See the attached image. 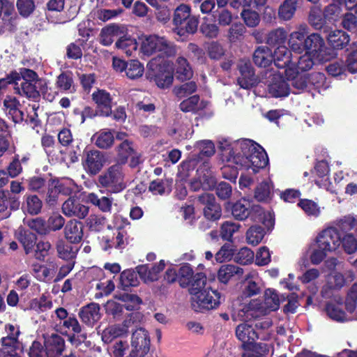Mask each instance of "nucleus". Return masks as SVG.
Returning a JSON list of instances; mask_svg holds the SVG:
<instances>
[{"mask_svg":"<svg viewBox=\"0 0 357 357\" xmlns=\"http://www.w3.org/2000/svg\"><path fill=\"white\" fill-rule=\"evenodd\" d=\"M126 31L123 26L116 24H110L104 27L100 34V41L103 45L108 46L111 45L114 37L121 36Z\"/></svg>","mask_w":357,"mask_h":357,"instance_id":"393cba45","label":"nucleus"},{"mask_svg":"<svg viewBox=\"0 0 357 357\" xmlns=\"http://www.w3.org/2000/svg\"><path fill=\"white\" fill-rule=\"evenodd\" d=\"M273 60L278 68L284 69V73L288 75L289 70L290 53L285 45H280L275 51Z\"/></svg>","mask_w":357,"mask_h":357,"instance_id":"c85d7f7f","label":"nucleus"},{"mask_svg":"<svg viewBox=\"0 0 357 357\" xmlns=\"http://www.w3.org/2000/svg\"><path fill=\"white\" fill-rule=\"evenodd\" d=\"M269 93L275 98L287 96L289 94V86L287 82L283 79L281 74H273L271 72L266 73Z\"/></svg>","mask_w":357,"mask_h":357,"instance_id":"ddd939ff","label":"nucleus"},{"mask_svg":"<svg viewBox=\"0 0 357 357\" xmlns=\"http://www.w3.org/2000/svg\"><path fill=\"white\" fill-rule=\"evenodd\" d=\"M61 194L58 187L56 180L50 181L48 184L46 201L50 205H54L57 202L59 195Z\"/></svg>","mask_w":357,"mask_h":357,"instance_id":"69168bd1","label":"nucleus"},{"mask_svg":"<svg viewBox=\"0 0 357 357\" xmlns=\"http://www.w3.org/2000/svg\"><path fill=\"white\" fill-rule=\"evenodd\" d=\"M254 252L248 248H242L234 253V261L241 264H248L253 261Z\"/></svg>","mask_w":357,"mask_h":357,"instance_id":"052dcab7","label":"nucleus"},{"mask_svg":"<svg viewBox=\"0 0 357 357\" xmlns=\"http://www.w3.org/2000/svg\"><path fill=\"white\" fill-rule=\"evenodd\" d=\"M240 225L232 222H225L221 226L220 235L224 240L231 241L233 235L239 229Z\"/></svg>","mask_w":357,"mask_h":357,"instance_id":"bf43d9fd","label":"nucleus"},{"mask_svg":"<svg viewBox=\"0 0 357 357\" xmlns=\"http://www.w3.org/2000/svg\"><path fill=\"white\" fill-rule=\"evenodd\" d=\"M273 195V184L271 181H265L259 183L255 192V198L259 202H267Z\"/></svg>","mask_w":357,"mask_h":357,"instance_id":"4c0bfd02","label":"nucleus"},{"mask_svg":"<svg viewBox=\"0 0 357 357\" xmlns=\"http://www.w3.org/2000/svg\"><path fill=\"white\" fill-rule=\"evenodd\" d=\"M33 271L36 278L41 281H48L52 279L55 271L54 266L47 267L45 266H35Z\"/></svg>","mask_w":357,"mask_h":357,"instance_id":"6e6d98bb","label":"nucleus"},{"mask_svg":"<svg viewBox=\"0 0 357 357\" xmlns=\"http://www.w3.org/2000/svg\"><path fill=\"white\" fill-rule=\"evenodd\" d=\"M86 199L87 202H89L96 206L105 213L110 212L113 203V199L108 197H102L98 198L95 193H89L86 195Z\"/></svg>","mask_w":357,"mask_h":357,"instance_id":"c9c22d12","label":"nucleus"},{"mask_svg":"<svg viewBox=\"0 0 357 357\" xmlns=\"http://www.w3.org/2000/svg\"><path fill=\"white\" fill-rule=\"evenodd\" d=\"M354 12L347 11L342 15L340 26L352 33L357 34V17Z\"/></svg>","mask_w":357,"mask_h":357,"instance_id":"ea45409f","label":"nucleus"},{"mask_svg":"<svg viewBox=\"0 0 357 357\" xmlns=\"http://www.w3.org/2000/svg\"><path fill=\"white\" fill-rule=\"evenodd\" d=\"M17 238L22 244L26 253H31L36 245V235L29 231L20 228L17 231Z\"/></svg>","mask_w":357,"mask_h":357,"instance_id":"e433bc0d","label":"nucleus"},{"mask_svg":"<svg viewBox=\"0 0 357 357\" xmlns=\"http://www.w3.org/2000/svg\"><path fill=\"white\" fill-rule=\"evenodd\" d=\"M255 63L259 66L266 68L273 61V55L271 50L266 46L257 47L253 54Z\"/></svg>","mask_w":357,"mask_h":357,"instance_id":"c756f323","label":"nucleus"},{"mask_svg":"<svg viewBox=\"0 0 357 357\" xmlns=\"http://www.w3.org/2000/svg\"><path fill=\"white\" fill-rule=\"evenodd\" d=\"M135 150L132 143L128 140L123 141L118 148V164L126 163L128 158L133 154Z\"/></svg>","mask_w":357,"mask_h":357,"instance_id":"49530a36","label":"nucleus"},{"mask_svg":"<svg viewBox=\"0 0 357 357\" xmlns=\"http://www.w3.org/2000/svg\"><path fill=\"white\" fill-rule=\"evenodd\" d=\"M128 328V321H124L121 324L109 326L102 331L101 333L102 340L105 343H109L116 337H120L127 335Z\"/></svg>","mask_w":357,"mask_h":357,"instance_id":"5701e85b","label":"nucleus"},{"mask_svg":"<svg viewBox=\"0 0 357 357\" xmlns=\"http://www.w3.org/2000/svg\"><path fill=\"white\" fill-rule=\"evenodd\" d=\"M165 261L160 260L158 264L153 265L151 268L147 266L138 267L137 273L144 282H154L159 278V274L165 268Z\"/></svg>","mask_w":357,"mask_h":357,"instance_id":"4be33fe9","label":"nucleus"},{"mask_svg":"<svg viewBox=\"0 0 357 357\" xmlns=\"http://www.w3.org/2000/svg\"><path fill=\"white\" fill-rule=\"evenodd\" d=\"M287 37V33L282 29L271 31L266 38V43L270 45H284Z\"/></svg>","mask_w":357,"mask_h":357,"instance_id":"603ef678","label":"nucleus"},{"mask_svg":"<svg viewBox=\"0 0 357 357\" xmlns=\"http://www.w3.org/2000/svg\"><path fill=\"white\" fill-rule=\"evenodd\" d=\"M98 180L102 186L109 188L112 192H119L126 186L125 174L120 164L109 167L103 174L100 176Z\"/></svg>","mask_w":357,"mask_h":357,"instance_id":"1a4fd4ad","label":"nucleus"},{"mask_svg":"<svg viewBox=\"0 0 357 357\" xmlns=\"http://www.w3.org/2000/svg\"><path fill=\"white\" fill-rule=\"evenodd\" d=\"M327 40L332 50H342L349 43L350 36L342 30H335L328 35Z\"/></svg>","mask_w":357,"mask_h":357,"instance_id":"bb28decb","label":"nucleus"},{"mask_svg":"<svg viewBox=\"0 0 357 357\" xmlns=\"http://www.w3.org/2000/svg\"><path fill=\"white\" fill-rule=\"evenodd\" d=\"M231 213L236 219L240 220L250 216L254 220L262 221L268 229H271L274 225V219L271 213L264 212L259 205L251 206L250 201L245 199H242L235 203Z\"/></svg>","mask_w":357,"mask_h":357,"instance_id":"20e7f679","label":"nucleus"},{"mask_svg":"<svg viewBox=\"0 0 357 357\" xmlns=\"http://www.w3.org/2000/svg\"><path fill=\"white\" fill-rule=\"evenodd\" d=\"M192 306L195 311L211 310L220 303V294L209 287H206V278L203 273H197L189 289Z\"/></svg>","mask_w":357,"mask_h":357,"instance_id":"f03ea898","label":"nucleus"},{"mask_svg":"<svg viewBox=\"0 0 357 357\" xmlns=\"http://www.w3.org/2000/svg\"><path fill=\"white\" fill-rule=\"evenodd\" d=\"M1 344V349L7 354V357H22V344L18 339L2 337Z\"/></svg>","mask_w":357,"mask_h":357,"instance_id":"a878e982","label":"nucleus"},{"mask_svg":"<svg viewBox=\"0 0 357 357\" xmlns=\"http://www.w3.org/2000/svg\"><path fill=\"white\" fill-rule=\"evenodd\" d=\"M172 178L156 179L150 183L149 188L153 195L169 194L172 190Z\"/></svg>","mask_w":357,"mask_h":357,"instance_id":"f704fd0d","label":"nucleus"},{"mask_svg":"<svg viewBox=\"0 0 357 357\" xmlns=\"http://www.w3.org/2000/svg\"><path fill=\"white\" fill-rule=\"evenodd\" d=\"M313 56L305 52L302 56H299L296 58V68L297 70L307 71L310 70L314 66Z\"/></svg>","mask_w":357,"mask_h":357,"instance_id":"680f3d73","label":"nucleus"},{"mask_svg":"<svg viewBox=\"0 0 357 357\" xmlns=\"http://www.w3.org/2000/svg\"><path fill=\"white\" fill-rule=\"evenodd\" d=\"M316 242L319 248L328 252H333L340 247L341 238L335 228L328 227L319 234Z\"/></svg>","mask_w":357,"mask_h":357,"instance_id":"9b49d317","label":"nucleus"},{"mask_svg":"<svg viewBox=\"0 0 357 357\" xmlns=\"http://www.w3.org/2000/svg\"><path fill=\"white\" fill-rule=\"evenodd\" d=\"M140 51L144 55L159 53L160 56H170L176 53L175 46L165 38L158 35L142 36L139 38Z\"/></svg>","mask_w":357,"mask_h":357,"instance_id":"39448f33","label":"nucleus"},{"mask_svg":"<svg viewBox=\"0 0 357 357\" xmlns=\"http://www.w3.org/2000/svg\"><path fill=\"white\" fill-rule=\"evenodd\" d=\"M92 99L97 105L100 115L108 116L112 113V98L108 92L99 89L93 93Z\"/></svg>","mask_w":357,"mask_h":357,"instance_id":"aec40b11","label":"nucleus"},{"mask_svg":"<svg viewBox=\"0 0 357 357\" xmlns=\"http://www.w3.org/2000/svg\"><path fill=\"white\" fill-rule=\"evenodd\" d=\"M347 310L352 313L357 308V284H354L350 288L345 301Z\"/></svg>","mask_w":357,"mask_h":357,"instance_id":"13d9d810","label":"nucleus"},{"mask_svg":"<svg viewBox=\"0 0 357 357\" xmlns=\"http://www.w3.org/2000/svg\"><path fill=\"white\" fill-rule=\"evenodd\" d=\"M146 77L153 81L161 89L169 87L174 79L173 68L165 62L159 63L156 59H153L147 65Z\"/></svg>","mask_w":357,"mask_h":357,"instance_id":"423d86ee","label":"nucleus"},{"mask_svg":"<svg viewBox=\"0 0 357 357\" xmlns=\"http://www.w3.org/2000/svg\"><path fill=\"white\" fill-rule=\"evenodd\" d=\"M20 88L15 86L16 92L20 95H24L29 98H35L38 96L37 85L36 82H21Z\"/></svg>","mask_w":357,"mask_h":357,"instance_id":"de8ad7c7","label":"nucleus"},{"mask_svg":"<svg viewBox=\"0 0 357 357\" xmlns=\"http://www.w3.org/2000/svg\"><path fill=\"white\" fill-rule=\"evenodd\" d=\"M298 206L310 215L318 216L320 213L319 207L312 200L306 199H301Z\"/></svg>","mask_w":357,"mask_h":357,"instance_id":"338daca9","label":"nucleus"},{"mask_svg":"<svg viewBox=\"0 0 357 357\" xmlns=\"http://www.w3.org/2000/svg\"><path fill=\"white\" fill-rule=\"evenodd\" d=\"M65 225L64 218L59 213H53L51 215L47 222L48 234L50 231L60 230Z\"/></svg>","mask_w":357,"mask_h":357,"instance_id":"0e129e2a","label":"nucleus"},{"mask_svg":"<svg viewBox=\"0 0 357 357\" xmlns=\"http://www.w3.org/2000/svg\"><path fill=\"white\" fill-rule=\"evenodd\" d=\"M105 162L103 154L97 150L86 151L82 160L85 171L92 175L98 174Z\"/></svg>","mask_w":357,"mask_h":357,"instance_id":"4468645a","label":"nucleus"},{"mask_svg":"<svg viewBox=\"0 0 357 357\" xmlns=\"http://www.w3.org/2000/svg\"><path fill=\"white\" fill-rule=\"evenodd\" d=\"M197 19L192 16L183 21L181 25H175L174 31L179 36H184L185 33H193L197 31Z\"/></svg>","mask_w":357,"mask_h":357,"instance_id":"58836bf2","label":"nucleus"},{"mask_svg":"<svg viewBox=\"0 0 357 357\" xmlns=\"http://www.w3.org/2000/svg\"><path fill=\"white\" fill-rule=\"evenodd\" d=\"M116 47L127 56H132L137 52V42L135 38L130 36H120V38L115 43Z\"/></svg>","mask_w":357,"mask_h":357,"instance_id":"473e14b6","label":"nucleus"},{"mask_svg":"<svg viewBox=\"0 0 357 357\" xmlns=\"http://www.w3.org/2000/svg\"><path fill=\"white\" fill-rule=\"evenodd\" d=\"M308 22L316 30H320L324 28L325 20L321 15V10L318 7H312L310 9Z\"/></svg>","mask_w":357,"mask_h":357,"instance_id":"8fccbe9b","label":"nucleus"},{"mask_svg":"<svg viewBox=\"0 0 357 357\" xmlns=\"http://www.w3.org/2000/svg\"><path fill=\"white\" fill-rule=\"evenodd\" d=\"M64 348V341L61 337L53 334L45 340V349L38 342H33L29 357H59Z\"/></svg>","mask_w":357,"mask_h":357,"instance_id":"6e6552de","label":"nucleus"},{"mask_svg":"<svg viewBox=\"0 0 357 357\" xmlns=\"http://www.w3.org/2000/svg\"><path fill=\"white\" fill-rule=\"evenodd\" d=\"M58 327L60 332L63 334H67L69 332L79 333L82 331V327L77 319L71 317L61 321Z\"/></svg>","mask_w":357,"mask_h":357,"instance_id":"a19ab883","label":"nucleus"},{"mask_svg":"<svg viewBox=\"0 0 357 357\" xmlns=\"http://www.w3.org/2000/svg\"><path fill=\"white\" fill-rule=\"evenodd\" d=\"M197 172L198 175L197 179L191 183V187L194 190H197L200 188L209 190L215 187L216 180L212 172L206 168V165L197 169Z\"/></svg>","mask_w":357,"mask_h":357,"instance_id":"6ab92c4d","label":"nucleus"},{"mask_svg":"<svg viewBox=\"0 0 357 357\" xmlns=\"http://www.w3.org/2000/svg\"><path fill=\"white\" fill-rule=\"evenodd\" d=\"M254 279V275L251 278L248 277L243 284V294L245 297H250L259 293L260 288Z\"/></svg>","mask_w":357,"mask_h":357,"instance_id":"e2e57ef3","label":"nucleus"},{"mask_svg":"<svg viewBox=\"0 0 357 357\" xmlns=\"http://www.w3.org/2000/svg\"><path fill=\"white\" fill-rule=\"evenodd\" d=\"M305 50L314 59L321 63L328 61L337 56V53L326 45L324 40L318 33H312L307 36Z\"/></svg>","mask_w":357,"mask_h":357,"instance_id":"0eeeda50","label":"nucleus"},{"mask_svg":"<svg viewBox=\"0 0 357 357\" xmlns=\"http://www.w3.org/2000/svg\"><path fill=\"white\" fill-rule=\"evenodd\" d=\"M56 183L62 195H70L79 191V186L70 178L56 180Z\"/></svg>","mask_w":357,"mask_h":357,"instance_id":"864d4df0","label":"nucleus"},{"mask_svg":"<svg viewBox=\"0 0 357 357\" xmlns=\"http://www.w3.org/2000/svg\"><path fill=\"white\" fill-rule=\"evenodd\" d=\"M176 74L179 79H190L192 75L191 68L185 58L179 57L176 61Z\"/></svg>","mask_w":357,"mask_h":357,"instance_id":"09e8293b","label":"nucleus"},{"mask_svg":"<svg viewBox=\"0 0 357 357\" xmlns=\"http://www.w3.org/2000/svg\"><path fill=\"white\" fill-rule=\"evenodd\" d=\"M112 223L116 233L115 245L117 247H125L128 236L126 229L129 227L130 222L127 218L116 215L114 216Z\"/></svg>","mask_w":357,"mask_h":357,"instance_id":"412c9836","label":"nucleus"},{"mask_svg":"<svg viewBox=\"0 0 357 357\" xmlns=\"http://www.w3.org/2000/svg\"><path fill=\"white\" fill-rule=\"evenodd\" d=\"M239 311L238 313L233 314V319L235 321L243 320L245 323L239 324L236 328V335L237 338L242 342V348H249V345L254 343L258 339V333L253 328L252 324L248 322L250 320H245L240 319L238 317Z\"/></svg>","mask_w":357,"mask_h":357,"instance_id":"f8f14e48","label":"nucleus"},{"mask_svg":"<svg viewBox=\"0 0 357 357\" xmlns=\"http://www.w3.org/2000/svg\"><path fill=\"white\" fill-rule=\"evenodd\" d=\"M284 298H280L273 289H267L264 292V302L257 299L250 301L239 309L238 317L245 320H252L265 315L270 311L278 309Z\"/></svg>","mask_w":357,"mask_h":357,"instance_id":"7ed1b4c3","label":"nucleus"},{"mask_svg":"<svg viewBox=\"0 0 357 357\" xmlns=\"http://www.w3.org/2000/svg\"><path fill=\"white\" fill-rule=\"evenodd\" d=\"M235 252L236 250L234 245L225 243L215 255V259L218 263L229 261L234 258Z\"/></svg>","mask_w":357,"mask_h":357,"instance_id":"79ce46f5","label":"nucleus"},{"mask_svg":"<svg viewBox=\"0 0 357 357\" xmlns=\"http://www.w3.org/2000/svg\"><path fill=\"white\" fill-rule=\"evenodd\" d=\"M243 269L232 264H225L220 266L218 271V280L223 284L228 283L235 276L243 274Z\"/></svg>","mask_w":357,"mask_h":357,"instance_id":"7c9ffc66","label":"nucleus"},{"mask_svg":"<svg viewBox=\"0 0 357 357\" xmlns=\"http://www.w3.org/2000/svg\"><path fill=\"white\" fill-rule=\"evenodd\" d=\"M52 307V303L48 296L43 295L39 298H35L30 303L31 309L40 312H44Z\"/></svg>","mask_w":357,"mask_h":357,"instance_id":"5fc2aeb1","label":"nucleus"},{"mask_svg":"<svg viewBox=\"0 0 357 357\" xmlns=\"http://www.w3.org/2000/svg\"><path fill=\"white\" fill-rule=\"evenodd\" d=\"M62 212L67 217L84 219L89 213V207L80 204L74 197H70L63 204Z\"/></svg>","mask_w":357,"mask_h":357,"instance_id":"f3484780","label":"nucleus"},{"mask_svg":"<svg viewBox=\"0 0 357 357\" xmlns=\"http://www.w3.org/2000/svg\"><path fill=\"white\" fill-rule=\"evenodd\" d=\"M190 8L185 4L178 6L175 11L173 19L174 25H181V22L188 17H191Z\"/></svg>","mask_w":357,"mask_h":357,"instance_id":"4d7b16f0","label":"nucleus"},{"mask_svg":"<svg viewBox=\"0 0 357 357\" xmlns=\"http://www.w3.org/2000/svg\"><path fill=\"white\" fill-rule=\"evenodd\" d=\"M199 201L204 206V215L208 220H216L221 217V207L212 194L208 192L202 194L199 197Z\"/></svg>","mask_w":357,"mask_h":357,"instance_id":"dca6fc26","label":"nucleus"},{"mask_svg":"<svg viewBox=\"0 0 357 357\" xmlns=\"http://www.w3.org/2000/svg\"><path fill=\"white\" fill-rule=\"evenodd\" d=\"M139 283L137 273L133 270L127 269L121 273L120 284L123 289L130 287H136Z\"/></svg>","mask_w":357,"mask_h":357,"instance_id":"a18cd8bd","label":"nucleus"},{"mask_svg":"<svg viewBox=\"0 0 357 357\" xmlns=\"http://www.w3.org/2000/svg\"><path fill=\"white\" fill-rule=\"evenodd\" d=\"M264 236V229L261 227H251L246 233V240L248 244L258 245Z\"/></svg>","mask_w":357,"mask_h":357,"instance_id":"3c124183","label":"nucleus"},{"mask_svg":"<svg viewBox=\"0 0 357 357\" xmlns=\"http://www.w3.org/2000/svg\"><path fill=\"white\" fill-rule=\"evenodd\" d=\"M79 316L82 322L92 326L101 317L100 307L96 303H90L80 310Z\"/></svg>","mask_w":357,"mask_h":357,"instance_id":"b1692460","label":"nucleus"},{"mask_svg":"<svg viewBox=\"0 0 357 357\" xmlns=\"http://www.w3.org/2000/svg\"><path fill=\"white\" fill-rule=\"evenodd\" d=\"M64 237L70 243L77 244L82 241L84 236L83 224L75 219L67 222L64 227Z\"/></svg>","mask_w":357,"mask_h":357,"instance_id":"a211bd4d","label":"nucleus"},{"mask_svg":"<svg viewBox=\"0 0 357 357\" xmlns=\"http://www.w3.org/2000/svg\"><path fill=\"white\" fill-rule=\"evenodd\" d=\"M132 357H142L148 354L150 349V337L147 331L139 328L135 330L131 337Z\"/></svg>","mask_w":357,"mask_h":357,"instance_id":"9d476101","label":"nucleus"},{"mask_svg":"<svg viewBox=\"0 0 357 357\" xmlns=\"http://www.w3.org/2000/svg\"><path fill=\"white\" fill-rule=\"evenodd\" d=\"M144 71V66L139 61L130 60L127 62L125 72L128 78L131 79H137L143 75Z\"/></svg>","mask_w":357,"mask_h":357,"instance_id":"c03bdc74","label":"nucleus"},{"mask_svg":"<svg viewBox=\"0 0 357 357\" xmlns=\"http://www.w3.org/2000/svg\"><path fill=\"white\" fill-rule=\"evenodd\" d=\"M307 26L305 24H301L297 31L291 33V51L301 53L305 50Z\"/></svg>","mask_w":357,"mask_h":357,"instance_id":"cd10ccee","label":"nucleus"},{"mask_svg":"<svg viewBox=\"0 0 357 357\" xmlns=\"http://www.w3.org/2000/svg\"><path fill=\"white\" fill-rule=\"evenodd\" d=\"M223 160L228 166L222 168L223 176L230 181L237 178L238 167L245 169L249 174H255L268 163L264 148L255 142L244 139L228 146L222 152Z\"/></svg>","mask_w":357,"mask_h":357,"instance_id":"f257e3e1","label":"nucleus"},{"mask_svg":"<svg viewBox=\"0 0 357 357\" xmlns=\"http://www.w3.org/2000/svg\"><path fill=\"white\" fill-rule=\"evenodd\" d=\"M207 101H199V98L198 96H193L182 101L180 104V109L185 112H195L204 109L207 107Z\"/></svg>","mask_w":357,"mask_h":357,"instance_id":"72a5a7b5","label":"nucleus"},{"mask_svg":"<svg viewBox=\"0 0 357 357\" xmlns=\"http://www.w3.org/2000/svg\"><path fill=\"white\" fill-rule=\"evenodd\" d=\"M116 298L123 303L124 307L128 311L137 310L142 303L141 298L135 294H124L116 296Z\"/></svg>","mask_w":357,"mask_h":357,"instance_id":"37998d69","label":"nucleus"},{"mask_svg":"<svg viewBox=\"0 0 357 357\" xmlns=\"http://www.w3.org/2000/svg\"><path fill=\"white\" fill-rule=\"evenodd\" d=\"M96 145L100 149L109 148L114 142V133L108 129H102L92 137Z\"/></svg>","mask_w":357,"mask_h":357,"instance_id":"2f4dec72","label":"nucleus"},{"mask_svg":"<svg viewBox=\"0 0 357 357\" xmlns=\"http://www.w3.org/2000/svg\"><path fill=\"white\" fill-rule=\"evenodd\" d=\"M129 349L127 341L119 340L114 342L111 348V354L113 357H123Z\"/></svg>","mask_w":357,"mask_h":357,"instance_id":"774afa93","label":"nucleus"},{"mask_svg":"<svg viewBox=\"0 0 357 357\" xmlns=\"http://www.w3.org/2000/svg\"><path fill=\"white\" fill-rule=\"evenodd\" d=\"M238 68L240 73L237 79L239 86L245 89L252 87L256 84L257 79L250 60L247 59L240 60Z\"/></svg>","mask_w":357,"mask_h":357,"instance_id":"2eb2a0df","label":"nucleus"}]
</instances>
